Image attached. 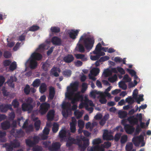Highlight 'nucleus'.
Instances as JSON below:
<instances>
[{"label": "nucleus", "instance_id": "15", "mask_svg": "<svg viewBox=\"0 0 151 151\" xmlns=\"http://www.w3.org/2000/svg\"><path fill=\"white\" fill-rule=\"evenodd\" d=\"M124 130L127 133L129 134H132L134 132L135 128L133 126L127 124L124 127Z\"/></svg>", "mask_w": 151, "mask_h": 151}, {"label": "nucleus", "instance_id": "2", "mask_svg": "<svg viewBox=\"0 0 151 151\" xmlns=\"http://www.w3.org/2000/svg\"><path fill=\"white\" fill-rule=\"evenodd\" d=\"M25 101V102L22 105V110L24 111H32L36 106L35 101L31 97L27 98Z\"/></svg>", "mask_w": 151, "mask_h": 151}, {"label": "nucleus", "instance_id": "21", "mask_svg": "<svg viewBox=\"0 0 151 151\" xmlns=\"http://www.w3.org/2000/svg\"><path fill=\"white\" fill-rule=\"evenodd\" d=\"M74 97L77 100V101H82L83 99V96L81 94V92L78 91L74 94Z\"/></svg>", "mask_w": 151, "mask_h": 151}, {"label": "nucleus", "instance_id": "19", "mask_svg": "<svg viewBox=\"0 0 151 151\" xmlns=\"http://www.w3.org/2000/svg\"><path fill=\"white\" fill-rule=\"evenodd\" d=\"M27 33V30H26L22 34L19 36V41L21 42H19V47L24 44Z\"/></svg>", "mask_w": 151, "mask_h": 151}, {"label": "nucleus", "instance_id": "33", "mask_svg": "<svg viewBox=\"0 0 151 151\" xmlns=\"http://www.w3.org/2000/svg\"><path fill=\"white\" fill-rule=\"evenodd\" d=\"M42 68L45 71H47L48 70V68L50 67V64L47 63V61L42 63Z\"/></svg>", "mask_w": 151, "mask_h": 151}, {"label": "nucleus", "instance_id": "27", "mask_svg": "<svg viewBox=\"0 0 151 151\" xmlns=\"http://www.w3.org/2000/svg\"><path fill=\"white\" fill-rule=\"evenodd\" d=\"M75 56L77 59H81L83 61H86L87 58L85 57V55L81 54H76L75 55Z\"/></svg>", "mask_w": 151, "mask_h": 151}, {"label": "nucleus", "instance_id": "17", "mask_svg": "<svg viewBox=\"0 0 151 151\" xmlns=\"http://www.w3.org/2000/svg\"><path fill=\"white\" fill-rule=\"evenodd\" d=\"M55 114V111L53 109L50 110L47 114V119L48 121H51L54 119Z\"/></svg>", "mask_w": 151, "mask_h": 151}, {"label": "nucleus", "instance_id": "18", "mask_svg": "<svg viewBox=\"0 0 151 151\" xmlns=\"http://www.w3.org/2000/svg\"><path fill=\"white\" fill-rule=\"evenodd\" d=\"M74 60L73 55L71 54H68L65 55L63 58L64 62L66 63H69L72 62Z\"/></svg>", "mask_w": 151, "mask_h": 151}, {"label": "nucleus", "instance_id": "4", "mask_svg": "<svg viewBox=\"0 0 151 151\" xmlns=\"http://www.w3.org/2000/svg\"><path fill=\"white\" fill-rule=\"evenodd\" d=\"M70 86L67 87V92L65 93H68L69 96L73 95L75 92L77 91L78 89L79 86V83L78 82L76 81L73 83H71Z\"/></svg>", "mask_w": 151, "mask_h": 151}, {"label": "nucleus", "instance_id": "8", "mask_svg": "<svg viewBox=\"0 0 151 151\" xmlns=\"http://www.w3.org/2000/svg\"><path fill=\"white\" fill-rule=\"evenodd\" d=\"M71 121L72 122L70 123V132L72 133H74L76 131L77 120L74 117H73L72 118Z\"/></svg>", "mask_w": 151, "mask_h": 151}, {"label": "nucleus", "instance_id": "43", "mask_svg": "<svg viewBox=\"0 0 151 151\" xmlns=\"http://www.w3.org/2000/svg\"><path fill=\"white\" fill-rule=\"evenodd\" d=\"M59 129V125L57 123H55L53 126L52 131L53 133H55L58 131Z\"/></svg>", "mask_w": 151, "mask_h": 151}, {"label": "nucleus", "instance_id": "62", "mask_svg": "<svg viewBox=\"0 0 151 151\" xmlns=\"http://www.w3.org/2000/svg\"><path fill=\"white\" fill-rule=\"evenodd\" d=\"M127 71L132 76H133L135 74H136V72L133 70L127 69Z\"/></svg>", "mask_w": 151, "mask_h": 151}, {"label": "nucleus", "instance_id": "1", "mask_svg": "<svg viewBox=\"0 0 151 151\" xmlns=\"http://www.w3.org/2000/svg\"><path fill=\"white\" fill-rule=\"evenodd\" d=\"M73 144L77 145L81 151H84L89 145V140L84 137L81 139L72 138L67 141L66 145L67 147H70Z\"/></svg>", "mask_w": 151, "mask_h": 151}, {"label": "nucleus", "instance_id": "11", "mask_svg": "<svg viewBox=\"0 0 151 151\" xmlns=\"http://www.w3.org/2000/svg\"><path fill=\"white\" fill-rule=\"evenodd\" d=\"M61 145L60 142H55L52 143L49 147V150L50 151H56L60 148Z\"/></svg>", "mask_w": 151, "mask_h": 151}, {"label": "nucleus", "instance_id": "14", "mask_svg": "<svg viewBox=\"0 0 151 151\" xmlns=\"http://www.w3.org/2000/svg\"><path fill=\"white\" fill-rule=\"evenodd\" d=\"M79 31L78 29L76 30L72 29L71 31L68 32V34H69L70 38L73 40L75 39L79 33Z\"/></svg>", "mask_w": 151, "mask_h": 151}, {"label": "nucleus", "instance_id": "12", "mask_svg": "<svg viewBox=\"0 0 151 151\" xmlns=\"http://www.w3.org/2000/svg\"><path fill=\"white\" fill-rule=\"evenodd\" d=\"M103 137L104 139L107 140H112L114 139L113 136L110 134L107 129L104 130Z\"/></svg>", "mask_w": 151, "mask_h": 151}, {"label": "nucleus", "instance_id": "41", "mask_svg": "<svg viewBox=\"0 0 151 151\" xmlns=\"http://www.w3.org/2000/svg\"><path fill=\"white\" fill-rule=\"evenodd\" d=\"M63 74L65 76L69 77L71 74V71L70 70H65L63 72Z\"/></svg>", "mask_w": 151, "mask_h": 151}, {"label": "nucleus", "instance_id": "60", "mask_svg": "<svg viewBox=\"0 0 151 151\" xmlns=\"http://www.w3.org/2000/svg\"><path fill=\"white\" fill-rule=\"evenodd\" d=\"M74 114L78 119L80 118L82 116V113L81 111H76L74 112Z\"/></svg>", "mask_w": 151, "mask_h": 151}, {"label": "nucleus", "instance_id": "42", "mask_svg": "<svg viewBox=\"0 0 151 151\" xmlns=\"http://www.w3.org/2000/svg\"><path fill=\"white\" fill-rule=\"evenodd\" d=\"M50 30L51 32L53 33H59L60 32V29L58 27H52Z\"/></svg>", "mask_w": 151, "mask_h": 151}, {"label": "nucleus", "instance_id": "20", "mask_svg": "<svg viewBox=\"0 0 151 151\" xmlns=\"http://www.w3.org/2000/svg\"><path fill=\"white\" fill-rule=\"evenodd\" d=\"M55 94V91L54 88L50 86L49 88V93L48 98L50 100L53 99Z\"/></svg>", "mask_w": 151, "mask_h": 151}, {"label": "nucleus", "instance_id": "24", "mask_svg": "<svg viewBox=\"0 0 151 151\" xmlns=\"http://www.w3.org/2000/svg\"><path fill=\"white\" fill-rule=\"evenodd\" d=\"M47 89V86L45 83H42L39 87V91L40 92L43 93L46 91Z\"/></svg>", "mask_w": 151, "mask_h": 151}, {"label": "nucleus", "instance_id": "10", "mask_svg": "<svg viewBox=\"0 0 151 151\" xmlns=\"http://www.w3.org/2000/svg\"><path fill=\"white\" fill-rule=\"evenodd\" d=\"M143 137L139 136L134 137L132 139V141L134 145L137 147L139 146L140 143L143 141Z\"/></svg>", "mask_w": 151, "mask_h": 151}, {"label": "nucleus", "instance_id": "44", "mask_svg": "<svg viewBox=\"0 0 151 151\" xmlns=\"http://www.w3.org/2000/svg\"><path fill=\"white\" fill-rule=\"evenodd\" d=\"M40 83V80L38 78L36 79L33 82L32 85L34 87H38Z\"/></svg>", "mask_w": 151, "mask_h": 151}, {"label": "nucleus", "instance_id": "48", "mask_svg": "<svg viewBox=\"0 0 151 151\" xmlns=\"http://www.w3.org/2000/svg\"><path fill=\"white\" fill-rule=\"evenodd\" d=\"M40 28V27L37 25H33L32 27H30L28 30L27 31V32L29 31H35L38 30Z\"/></svg>", "mask_w": 151, "mask_h": 151}, {"label": "nucleus", "instance_id": "51", "mask_svg": "<svg viewBox=\"0 0 151 151\" xmlns=\"http://www.w3.org/2000/svg\"><path fill=\"white\" fill-rule=\"evenodd\" d=\"M123 79L125 83L130 82L132 80L128 74H126L124 76Z\"/></svg>", "mask_w": 151, "mask_h": 151}, {"label": "nucleus", "instance_id": "57", "mask_svg": "<svg viewBox=\"0 0 151 151\" xmlns=\"http://www.w3.org/2000/svg\"><path fill=\"white\" fill-rule=\"evenodd\" d=\"M126 101L128 103L130 104H132L134 102V100L132 97L129 96L126 99Z\"/></svg>", "mask_w": 151, "mask_h": 151}, {"label": "nucleus", "instance_id": "9", "mask_svg": "<svg viewBox=\"0 0 151 151\" xmlns=\"http://www.w3.org/2000/svg\"><path fill=\"white\" fill-rule=\"evenodd\" d=\"M127 120L131 125L134 126L138 124L139 119L137 117H134V116H130L127 118Z\"/></svg>", "mask_w": 151, "mask_h": 151}, {"label": "nucleus", "instance_id": "7", "mask_svg": "<svg viewBox=\"0 0 151 151\" xmlns=\"http://www.w3.org/2000/svg\"><path fill=\"white\" fill-rule=\"evenodd\" d=\"M25 66L27 68L28 66L31 69H35L37 66V63L35 60L29 58L25 63Z\"/></svg>", "mask_w": 151, "mask_h": 151}, {"label": "nucleus", "instance_id": "53", "mask_svg": "<svg viewBox=\"0 0 151 151\" xmlns=\"http://www.w3.org/2000/svg\"><path fill=\"white\" fill-rule=\"evenodd\" d=\"M24 92L26 95L29 94L30 92V87L28 85H27L24 89Z\"/></svg>", "mask_w": 151, "mask_h": 151}, {"label": "nucleus", "instance_id": "5", "mask_svg": "<svg viewBox=\"0 0 151 151\" xmlns=\"http://www.w3.org/2000/svg\"><path fill=\"white\" fill-rule=\"evenodd\" d=\"M50 107V104L46 102L42 103L40 107L39 112L42 115L46 114Z\"/></svg>", "mask_w": 151, "mask_h": 151}, {"label": "nucleus", "instance_id": "16", "mask_svg": "<svg viewBox=\"0 0 151 151\" xmlns=\"http://www.w3.org/2000/svg\"><path fill=\"white\" fill-rule=\"evenodd\" d=\"M51 42L54 45L60 46L61 44V39L57 36L52 37L51 39Z\"/></svg>", "mask_w": 151, "mask_h": 151}, {"label": "nucleus", "instance_id": "30", "mask_svg": "<svg viewBox=\"0 0 151 151\" xmlns=\"http://www.w3.org/2000/svg\"><path fill=\"white\" fill-rule=\"evenodd\" d=\"M119 117L123 119L125 118L127 114V112L124 111H119L118 112Z\"/></svg>", "mask_w": 151, "mask_h": 151}, {"label": "nucleus", "instance_id": "59", "mask_svg": "<svg viewBox=\"0 0 151 151\" xmlns=\"http://www.w3.org/2000/svg\"><path fill=\"white\" fill-rule=\"evenodd\" d=\"M99 145H97L93 146L91 148L90 151H99Z\"/></svg>", "mask_w": 151, "mask_h": 151}, {"label": "nucleus", "instance_id": "45", "mask_svg": "<svg viewBox=\"0 0 151 151\" xmlns=\"http://www.w3.org/2000/svg\"><path fill=\"white\" fill-rule=\"evenodd\" d=\"M128 137L127 135H124L121 136L120 139V142L122 144H124L127 140Z\"/></svg>", "mask_w": 151, "mask_h": 151}, {"label": "nucleus", "instance_id": "52", "mask_svg": "<svg viewBox=\"0 0 151 151\" xmlns=\"http://www.w3.org/2000/svg\"><path fill=\"white\" fill-rule=\"evenodd\" d=\"M17 67L16 63L15 62H12L10 65L9 70H10L13 71L16 69Z\"/></svg>", "mask_w": 151, "mask_h": 151}, {"label": "nucleus", "instance_id": "26", "mask_svg": "<svg viewBox=\"0 0 151 151\" xmlns=\"http://www.w3.org/2000/svg\"><path fill=\"white\" fill-rule=\"evenodd\" d=\"M67 132L65 129L61 130L59 133V137L60 139H63L66 137Z\"/></svg>", "mask_w": 151, "mask_h": 151}, {"label": "nucleus", "instance_id": "28", "mask_svg": "<svg viewBox=\"0 0 151 151\" xmlns=\"http://www.w3.org/2000/svg\"><path fill=\"white\" fill-rule=\"evenodd\" d=\"M84 101L86 107H88L89 105L91 106H94L92 101L89 100L87 97H85Z\"/></svg>", "mask_w": 151, "mask_h": 151}, {"label": "nucleus", "instance_id": "37", "mask_svg": "<svg viewBox=\"0 0 151 151\" xmlns=\"http://www.w3.org/2000/svg\"><path fill=\"white\" fill-rule=\"evenodd\" d=\"M117 80V77L116 74H114L113 76L109 77L108 78V80L111 83H114Z\"/></svg>", "mask_w": 151, "mask_h": 151}, {"label": "nucleus", "instance_id": "47", "mask_svg": "<svg viewBox=\"0 0 151 151\" xmlns=\"http://www.w3.org/2000/svg\"><path fill=\"white\" fill-rule=\"evenodd\" d=\"M10 125L8 122H5L1 124V127L3 129H6L10 127Z\"/></svg>", "mask_w": 151, "mask_h": 151}, {"label": "nucleus", "instance_id": "54", "mask_svg": "<svg viewBox=\"0 0 151 151\" xmlns=\"http://www.w3.org/2000/svg\"><path fill=\"white\" fill-rule=\"evenodd\" d=\"M51 142L49 141H45L43 142L42 143L43 145L44 146L45 148H48L49 150V147L50 146Z\"/></svg>", "mask_w": 151, "mask_h": 151}, {"label": "nucleus", "instance_id": "61", "mask_svg": "<svg viewBox=\"0 0 151 151\" xmlns=\"http://www.w3.org/2000/svg\"><path fill=\"white\" fill-rule=\"evenodd\" d=\"M33 151H42V147L40 146L37 145L33 148Z\"/></svg>", "mask_w": 151, "mask_h": 151}, {"label": "nucleus", "instance_id": "36", "mask_svg": "<svg viewBox=\"0 0 151 151\" xmlns=\"http://www.w3.org/2000/svg\"><path fill=\"white\" fill-rule=\"evenodd\" d=\"M102 46L100 43H99L96 45L95 50L93 52V54H97V52L98 51H101Z\"/></svg>", "mask_w": 151, "mask_h": 151}, {"label": "nucleus", "instance_id": "40", "mask_svg": "<svg viewBox=\"0 0 151 151\" xmlns=\"http://www.w3.org/2000/svg\"><path fill=\"white\" fill-rule=\"evenodd\" d=\"M51 73L55 77H58L59 76V74L57 72V68L56 67H53L51 69Z\"/></svg>", "mask_w": 151, "mask_h": 151}, {"label": "nucleus", "instance_id": "49", "mask_svg": "<svg viewBox=\"0 0 151 151\" xmlns=\"http://www.w3.org/2000/svg\"><path fill=\"white\" fill-rule=\"evenodd\" d=\"M121 135L122 134L121 133H117L115 135L113 139L115 142H117L119 140L121 137Z\"/></svg>", "mask_w": 151, "mask_h": 151}, {"label": "nucleus", "instance_id": "46", "mask_svg": "<svg viewBox=\"0 0 151 151\" xmlns=\"http://www.w3.org/2000/svg\"><path fill=\"white\" fill-rule=\"evenodd\" d=\"M77 49V50L80 52L83 53L85 51V49L83 46L81 44H79L78 45V44Z\"/></svg>", "mask_w": 151, "mask_h": 151}, {"label": "nucleus", "instance_id": "23", "mask_svg": "<svg viewBox=\"0 0 151 151\" xmlns=\"http://www.w3.org/2000/svg\"><path fill=\"white\" fill-rule=\"evenodd\" d=\"M133 145L132 142L127 143L125 146L126 151H136V150L133 149Z\"/></svg>", "mask_w": 151, "mask_h": 151}, {"label": "nucleus", "instance_id": "31", "mask_svg": "<svg viewBox=\"0 0 151 151\" xmlns=\"http://www.w3.org/2000/svg\"><path fill=\"white\" fill-rule=\"evenodd\" d=\"M99 69L98 68H94L90 71L91 73L95 76H97L99 72Z\"/></svg>", "mask_w": 151, "mask_h": 151}, {"label": "nucleus", "instance_id": "38", "mask_svg": "<svg viewBox=\"0 0 151 151\" xmlns=\"http://www.w3.org/2000/svg\"><path fill=\"white\" fill-rule=\"evenodd\" d=\"M68 93H65V97L68 98L69 99L71 100V103L72 104H74L77 101L76 99L74 97L73 98L72 96L73 95H70L69 96Z\"/></svg>", "mask_w": 151, "mask_h": 151}, {"label": "nucleus", "instance_id": "22", "mask_svg": "<svg viewBox=\"0 0 151 151\" xmlns=\"http://www.w3.org/2000/svg\"><path fill=\"white\" fill-rule=\"evenodd\" d=\"M136 116L139 119V121L140 123V127L142 128H145V123L142 122V115L141 113L139 114H137L136 115Z\"/></svg>", "mask_w": 151, "mask_h": 151}, {"label": "nucleus", "instance_id": "3", "mask_svg": "<svg viewBox=\"0 0 151 151\" xmlns=\"http://www.w3.org/2000/svg\"><path fill=\"white\" fill-rule=\"evenodd\" d=\"M86 36L85 34L81 36L79 40V41L83 40V44L87 50L89 51L92 48L94 43V40L93 37H85Z\"/></svg>", "mask_w": 151, "mask_h": 151}, {"label": "nucleus", "instance_id": "63", "mask_svg": "<svg viewBox=\"0 0 151 151\" xmlns=\"http://www.w3.org/2000/svg\"><path fill=\"white\" fill-rule=\"evenodd\" d=\"M84 125V122L81 120H79L78 121V126L80 128H83Z\"/></svg>", "mask_w": 151, "mask_h": 151}, {"label": "nucleus", "instance_id": "29", "mask_svg": "<svg viewBox=\"0 0 151 151\" xmlns=\"http://www.w3.org/2000/svg\"><path fill=\"white\" fill-rule=\"evenodd\" d=\"M25 143L26 145L29 147H32L35 146V144L33 141L29 139H25Z\"/></svg>", "mask_w": 151, "mask_h": 151}, {"label": "nucleus", "instance_id": "6", "mask_svg": "<svg viewBox=\"0 0 151 151\" xmlns=\"http://www.w3.org/2000/svg\"><path fill=\"white\" fill-rule=\"evenodd\" d=\"M19 146V143L18 139L14 140L11 142V145L8 144H6L3 147L6 148L8 151H11L13 150V148H16Z\"/></svg>", "mask_w": 151, "mask_h": 151}, {"label": "nucleus", "instance_id": "50", "mask_svg": "<svg viewBox=\"0 0 151 151\" xmlns=\"http://www.w3.org/2000/svg\"><path fill=\"white\" fill-rule=\"evenodd\" d=\"M40 124L41 122L40 120H38L35 122L34 126L36 130L38 131L39 129Z\"/></svg>", "mask_w": 151, "mask_h": 151}, {"label": "nucleus", "instance_id": "58", "mask_svg": "<svg viewBox=\"0 0 151 151\" xmlns=\"http://www.w3.org/2000/svg\"><path fill=\"white\" fill-rule=\"evenodd\" d=\"M109 59V57L107 56H105L101 57L99 59V61L100 62H101L108 60Z\"/></svg>", "mask_w": 151, "mask_h": 151}, {"label": "nucleus", "instance_id": "55", "mask_svg": "<svg viewBox=\"0 0 151 151\" xmlns=\"http://www.w3.org/2000/svg\"><path fill=\"white\" fill-rule=\"evenodd\" d=\"M94 54L96 55H91L90 56L91 59L93 60H98L99 58V56L97 54Z\"/></svg>", "mask_w": 151, "mask_h": 151}, {"label": "nucleus", "instance_id": "25", "mask_svg": "<svg viewBox=\"0 0 151 151\" xmlns=\"http://www.w3.org/2000/svg\"><path fill=\"white\" fill-rule=\"evenodd\" d=\"M16 80V78L14 77H11L10 79L7 82L9 86L13 88L14 86L13 82Z\"/></svg>", "mask_w": 151, "mask_h": 151}, {"label": "nucleus", "instance_id": "56", "mask_svg": "<svg viewBox=\"0 0 151 151\" xmlns=\"http://www.w3.org/2000/svg\"><path fill=\"white\" fill-rule=\"evenodd\" d=\"M101 142V140L100 138H97L94 139L93 141V145H99Z\"/></svg>", "mask_w": 151, "mask_h": 151}, {"label": "nucleus", "instance_id": "34", "mask_svg": "<svg viewBox=\"0 0 151 151\" xmlns=\"http://www.w3.org/2000/svg\"><path fill=\"white\" fill-rule=\"evenodd\" d=\"M6 135V133L4 131H2L0 130V142H4L6 139L4 138Z\"/></svg>", "mask_w": 151, "mask_h": 151}, {"label": "nucleus", "instance_id": "64", "mask_svg": "<svg viewBox=\"0 0 151 151\" xmlns=\"http://www.w3.org/2000/svg\"><path fill=\"white\" fill-rule=\"evenodd\" d=\"M39 138L38 137L36 136H35L33 137V140L34 143L35 144V145L38 143L39 140Z\"/></svg>", "mask_w": 151, "mask_h": 151}, {"label": "nucleus", "instance_id": "35", "mask_svg": "<svg viewBox=\"0 0 151 151\" xmlns=\"http://www.w3.org/2000/svg\"><path fill=\"white\" fill-rule=\"evenodd\" d=\"M23 129H25L26 132L28 133L33 131V127L32 125H29Z\"/></svg>", "mask_w": 151, "mask_h": 151}, {"label": "nucleus", "instance_id": "32", "mask_svg": "<svg viewBox=\"0 0 151 151\" xmlns=\"http://www.w3.org/2000/svg\"><path fill=\"white\" fill-rule=\"evenodd\" d=\"M119 87L122 89L125 90L127 89V86L124 81H121L118 83Z\"/></svg>", "mask_w": 151, "mask_h": 151}, {"label": "nucleus", "instance_id": "13", "mask_svg": "<svg viewBox=\"0 0 151 151\" xmlns=\"http://www.w3.org/2000/svg\"><path fill=\"white\" fill-rule=\"evenodd\" d=\"M37 52L36 51L33 53L29 58L30 59L31 58L36 61H39L41 60L42 58V55Z\"/></svg>", "mask_w": 151, "mask_h": 151}, {"label": "nucleus", "instance_id": "39", "mask_svg": "<svg viewBox=\"0 0 151 151\" xmlns=\"http://www.w3.org/2000/svg\"><path fill=\"white\" fill-rule=\"evenodd\" d=\"M45 45L44 44H41L39 45V47L36 50L37 52H41L43 51L45 48Z\"/></svg>", "mask_w": 151, "mask_h": 151}]
</instances>
